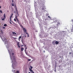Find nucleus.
I'll list each match as a JSON object with an SVG mask.
<instances>
[{"label":"nucleus","instance_id":"obj_7","mask_svg":"<svg viewBox=\"0 0 73 73\" xmlns=\"http://www.w3.org/2000/svg\"><path fill=\"white\" fill-rule=\"evenodd\" d=\"M59 42L57 41H56L55 43L56 44H58Z\"/></svg>","mask_w":73,"mask_h":73},{"label":"nucleus","instance_id":"obj_5","mask_svg":"<svg viewBox=\"0 0 73 73\" xmlns=\"http://www.w3.org/2000/svg\"><path fill=\"white\" fill-rule=\"evenodd\" d=\"M29 69L30 72H31L32 73H35L34 72H33V70H32V69H31L30 68H29Z\"/></svg>","mask_w":73,"mask_h":73},{"label":"nucleus","instance_id":"obj_22","mask_svg":"<svg viewBox=\"0 0 73 73\" xmlns=\"http://www.w3.org/2000/svg\"><path fill=\"white\" fill-rule=\"evenodd\" d=\"M15 18L16 19H17V16H16Z\"/></svg>","mask_w":73,"mask_h":73},{"label":"nucleus","instance_id":"obj_43","mask_svg":"<svg viewBox=\"0 0 73 73\" xmlns=\"http://www.w3.org/2000/svg\"><path fill=\"white\" fill-rule=\"evenodd\" d=\"M21 41H22V42H23V40H21Z\"/></svg>","mask_w":73,"mask_h":73},{"label":"nucleus","instance_id":"obj_31","mask_svg":"<svg viewBox=\"0 0 73 73\" xmlns=\"http://www.w3.org/2000/svg\"><path fill=\"white\" fill-rule=\"evenodd\" d=\"M25 49H27V47H25Z\"/></svg>","mask_w":73,"mask_h":73},{"label":"nucleus","instance_id":"obj_21","mask_svg":"<svg viewBox=\"0 0 73 73\" xmlns=\"http://www.w3.org/2000/svg\"><path fill=\"white\" fill-rule=\"evenodd\" d=\"M21 38V36H20L19 37V39H20V38Z\"/></svg>","mask_w":73,"mask_h":73},{"label":"nucleus","instance_id":"obj_14","mask_svg":"<svg viewBox=\"0 0 73 73\" xmlns=\"http://www.w3.org/2000/svg\"><path fill=\"white\" fill-rule=\"evenodd\" d=\"M16 11H17V14H18V16H19V13H18V12L17 11V8H16Z\"/></svg>","mask_w":73,"mask_h":73},{"label":"nucleus","instance_id":"obj_45","mask_svg":"<svg viewBox=\"0 0 73 73\" xmlns=\"http://www.w3.org/2000/svg\"><path fill=\"white\" fill-rule=\"evenodd\" d=\"M0 36V37H1V36Z\"/></svg>","mask_w":73,"mask_h":73},{"label":"nucleus","instance_id":"obj_4","mask_svg":"<svg viewBox=\"0 0 73 73\" xmlns=\"http://www.w3.org/2000/svg\"><path fill=\"white\" fill-rule=\"evenodd\" d=\"M4 41H5V44H7V43H8V41H7V40L6 38H5L4 39Z\"/></svg>","mask_w":73,"mask_h":73},{"label":"nucleus","instance_id":"obj_40","mask_svg":"<svg viewBox=\"0 0 73 73\" xmlns=\"http://www.w3.org/2000/svg\"><path fill=\"white\" fill-rule=\"evenodd\" d=\"M14 12L15 13H16V12L14 11Z\"/></svg>","mask_w":73,"mask_h":73},{"label":"nucleus","instance_id":"obj_12","mask_svg":"<svg viewBox=\"0 0 73 73\" xmlns=\"http://www.w3.org/2000/svg\"><path fill=\"white\" fill-rule=\"evenodd\" d=\"M60 22H58L57 24V25H60Z\"/></svg>","mask_w":73,"mask_h":73},{"label":"nucleus","instance_id":"obj_17","mask_svg":"<svg viewBox=\"0 0 73 73\" xmlns=\"http://www.w3.org/2000/svg\"><path fill=\"white\" fill-rule=\"evenodd\" d=\"M30 68H31V69H32V68H33V67L31 66H30Z\"/></svg>","mask_w":73,"mask_h":73},{"label":"nucleus","instance_id":"obj_44","mask_svg":"<svg viewBox=\"0 0 73 73\" xmlns=\"http://www.w3.org/2000/svg\"><path fill=\"white\" fill-rule=\"evenodd\" d=\"M18 46H19V44H18Z\"/></svg>","mask_w":73,"mask_h":73},{"label":"nucleus","instance_id":"obj_25","mask_svg":"<svg viewBox=\"0 0 73 73\" xmlns=\"http://www.w3.org/2000/svg\"><path fill=\"white\" fill-rule=\"evenodd\" d=\"M31 59H28V61H31Z\"/></svg>","mask_w":73,"mask_h":73},{"label":"nucleus","instance_id":"obj_1","mask_svg":"<svg viewBox=\"0 0 73 73\" xmlns=\"http://www.w3.org/2000/svg\"><path fill=\"white\" fill-rule=\"evenodd\" d=\"M16 33L15 32V31H12L11 33L10 34L11 36H13V35H16Z\"/></svg>","mask_w":73,"mask_h":73},{"label":"nucleus","instance_id":"obj_35","mask_svg":"<svg viewBox=\"0 0 73 73\" xmlns=\"http://www.w3.org/2000/svg\"><path fill=\"white\" fill-rule=\"evenodd\" d=\"M12 54L13 55H14V53H12Z\"/></svg>","mask_w":73,"mask_h":73},{"label":"nucleus","instance_id":"obj_10","mask_svg":"<svg viewBox=\"0 0 73 73\" xmlns=\"http://www.w3.org/2000/svg\"><path fill=\"white\" fill-rule=\"evenodd\" d=\"M44 8H45V6H44L43 7V8H42V10H43V11H44Z\"/></svg>","mask_w":73,"mask_h":73},{"label":"nucleus","instance_id":"obj_11","mask_svg":"<svg viewBox=\"0 0 73 73\" xmlns=\"http://www.w3.org/2000/svg\"><path fill=\"white\" fill-rule=\"evenodd\" d=\"M12 16H13V13L11 15V16L10 17V21H11V17H12Z\"/></svg>","mask_w":73,"mask_h":73},{"label":"nucleus","instance_id":"obj_52","mask_svg":"<svg viewBox=\"0 0 73 73\" xmlns=\"http://www.w3.org/2000/svg\"><path fill=\"white\" fill-rule=\"evenodd\" d=\"M15 5V7H16V5Z\"/></svg>","mask_w":73,"mask_h":73},{"label":"nucleus","instance_id":"obj_9","mask_svg":"<svg viewBox=\"0 0 73 73\" xmlns=\"http://www.w3.org/2000/svg\"><path fill=\"white\" fill-rule=\"evenodd\" d=\"M55 66H57V62H56V61L55 62Z\"/></svg>","mask_w":73,"mask_h":73},{"label":"nucleus","instance_id":"obj_48","mask_svg":"<svg viewBox=\"0 0 73 73\" xmlns=\"http://www.w3.org/2000/svg\"><path fill=\"white\" fill-rule=\"evenodd\" d=\"M44 52H45V51H44Z\"/></svg>","mask_w":73,"mask_h":73},{"label":"nucleus","instance_id":"obj_2","mask_svg":"<svg viewBox=\"0 0 73 73\" xmlns=\"http://www.w3.org/2000/svg\"><path fill=\"white\" fill-rule=\"evenodd\" d=\"M23 29H24V31L25 33H26V34H27V35L28 37H29V34H28V33H27V30H26V29H25V28H23Z\"/></svg>","mask_w":73,"mask_h":73},{"label":"nucleus","instance_id":"obj_42","mask_svg":"<svg viewBox=\"0 0 73 73\" xmlns=\"http://www.w3.org/2000/svg\"><path fill=\"white\" fill-rule=\"evenodd\" d=\"M10 24H12V23H11V22H10Z\"/></svg>","mask_w":73,"mask_h":73},{"label":"nucleus","instance_id":"obj_28","mask_svg":"<svg viewBox=\"0 0 73 73\" xmlns=\"http://www.w3.org/2000/svg\"><path fill=\"white\" fill-rule=\"evenodd\" d=\"M24 46H25V47H26V46H26V45H24Z\"/></svg>","mask_w":73,"mask_h":73},{"label":"nucleus","instance_id":"obj_33","mask_svg":"<svg viewBox=\"0 0 73 73\" xmlns=\"http://www.w3.org/2000/svg\"><path fill=\"white\" fill-rule=\"evenodd\" d=\"M48 17H49V18H50V17H49V16H48Z\"/></svg>","mask_w":73,"mask_h":73},{"label":"nucleus","instance_id":"obj_19","mask_svg":"<svg viewBox=\"0 0 73 73\" xmlns=\"http://www.w3.org/2000/svg\"><path fill=\"white\" fill-rule=\"evenodd\" d=\"M71 22H72V23L73 24V19H72L71 20Z\"/></svg>","mask_w":73,"mask_h":73},{"label":"nucleus","instance_id":"obj_24","mask_svg":"<svg viewBox=\"0 0 73 73\" xmlns=\"http://www.w3.org/2000/svg\"><path fill=\"white\" fill-rule=\"evenodd\" d=\"M17 22L18 23H19V24H20L19 23H20V21H17Z\"/></svg>","mask_w":73,"mask_h":73},{"label":"nucleus","instance_id":"obj_26","mask_svg":"<svg viewBox=\"0 0 73 73\" xmlns=\"http://www.w3.org/2000/svg\"><path fill=\"white\" fill-rule=\"evenodd\" d=\"M21 27H22V28H24V27H23V26L22 25H21Z\"/></svg>","mask_w":73,"mask_h":73},{"label":"nucleus","instance_id":"obj_8","mask_svg":"<svg viewBox=\"0 0 73 73\" xmlns=\"http://www.w3.org/2000/svg\"><path fill=\"white\" fill-rule=\"evenodd\" d=\"M24 49V47L21 48V51H23Z\"/></svg>","mask_w":73,"mask_h":73},{"label":"nucleus","instance_id":"obj_32","mask_svg":"<svg viewBox=\"0 0 73 73\" xmlns=\"http://www.w3.org/2000/svg\"><path fill=\"white\" fill-rule=\"evenodd\" d=\"M18 47L19 48H20V46H19Z\"/></svg>","mask_w":73,"mask_h":73},{"label":"nucleus","instance_id":"obj_46","mask_svg":"<svg viewBox=\"0 0 73 73\" xmlns=\"http://www.w3.org/2000/svg\"><path fill=\"white\" fill-rule=\"evenodd\" d=\"M0 8H1V6H0Z\"/></svg>","mask_w":73,"mask_h":73},{"label":"nucleus","instance_id":"obj_30","mask_svg":"<svg viewBox=\"0 0 73 73\" xmlns=\"http://www.w3.org/2000/svg\"><path fill=\"white\" fill-rule=\"evenodd\" d=\"M19 41H20V39L19 38Z\"/></svg>","mask_w":73,"mask_h":73},{"label":"nucleus","instance_id":"obj_23","mask_svg":"<svg viewBox=\"0 0 73 73\" xmlns=\"http://www.w3.org/2000/svg\"><path fill=\"white\" fill-rule=\"evenodd\" d=\"M14 21H15L16 22V19H14Z\"/></svg>","mask_w":73,"mask_h":73},{"label":"nucleus","instance_id":"obj_15","mask_svg":"<svg viewBox=\"0 0 73 73\" xmlns=\"http://www.w3.org/2000/svg\"><path fill=\"white\" fill-rule=\"evenodd\" d=\"M4 27H6V26H7V25L6 24H5L4 25Z\"/></svg>","mask_w":73,"mask_h":73},{"label":"nucleus","instance_id":"obj_49","mask_svg":"<svg viewBox=\"0 0 73 73\" xmlns=\"http://www.w3.org/2000/svg\"><path fill=\"white\" fill-rule=\"evenodd\" d=\"M53 42H52V43H53Z\"/></svg>","mask_w":73,"mask_h":73},{"label":"nucleus","instance_id":"obj_18","mask_svg":"<svg viewBox=\"0 0 73 73\" xmlns=\"http://www.w3.org/2000/svg\"><path fill=\"white\" fill-rule=\"evenodd\" d=\"M0 13H3V12L1 10H0Z\"/></svg>","mask_w":73,"mask_h":73},{"label":"nucleus","instance_id":"obj_50","mask_svg":"<svg viewBox=\"0 0 73 73\" xmlns=\"http://www.w3.org/2000/svg\"><path fill=\"white\" fill-rule=\"evenodd\" d=\"M25 36V37H26V36Z\"/></svg>","mask_w":73,"mask_h":73},{"label":"nucleus","instance_id":"obj_29","mask_svg":"<svg viewBox=\"0 0 73 73\" xmlns=\"http://www.w3.org/2000/svg\"><path fill=\"white\" fill-rule=\"evenodd\" d=\"M16 20H17V21L19 20H18V19H16Z\"/></svg>","mask_w":73,"mask_h":73},{"label":"nucleus","instance_id":"obj_41","mask_svg":"<svg viewBox=\"0 0 73 73\" xmlns=\"http://www.w3.org/2000/svg\"><path fill=\"white\" fill-rule=\"evenodd\" d=\"M69 54H71V52H70Z\"/></svg>","mask_w":73,"mask_h":73},{"label":"nucleus","instance_id":"obj_36","mask_svg":"<svg viewBox=\"0 0 73 73\" xmlns=\"http://www.w3.org/2000/svg\"><path fill=\"white\" fill-rule=\"evenodd\" d=\"M12 2H13V0H12Z\"/></svg>","mask_w":73,"mask_h":73},{"label":"nucleus","instance_id":"obj_38","mask_svg":"<svg viewBox=\"0 0 73 73\" xmlns=\"http://www.w3.org/2000/svg\"><path fill=\"white\" fill-rule=\"evenodd\" d=\"M24 46L23 45H21V46Z\"/></svg>","mask_w":73,"mask_h":73},{"label":"nucleus","instance_id":"obj_39","mask_svg":"<svg viewBox=\"0 0 73 73\" xmlns=\"http://www.w3.org/2000/svg\"><path fill=\"white\" fill-rule=\"evenodd\" d=\"M17 45H19V43H18Z\"/></svg>","mask_w":73,"mask_h":73},{"label":"nucleus","instance_id":"obj_16","mask_svg":"<svg viewBox=\"0 0 73 73\" xmlns=\"http://www.w3.org/2000/svg\"><path fill=\"white\" fill-rule=\"evenodd\" d=\"M16 73H20V72H19V71H17Z\"/></svg>","mask_w":73,"mask_h":73},{"label":"nucleus","instance_id":"obj_34","mask_svg":"<svg viewBox=\"0 0 73 73\" xmlns=\"http://www.w3.org/2000/svg\"><path fill=\"white\" fill-rule=\"evenodd\" d=\"M24 1H25H25H26V0H24Z\"/></svg>","mask_w":73,"mask_h":73},{"label":"nucleus","instance_id":"obj_53","mask_svg":"<svg viewBox=\"0 0 73 73\" xmlns=\"http://www.w3.org/2000/svg\"><path fill=\"white\" fill-rule=\"evenodd\" d=\"M60 57H61V56H60Z\"/></svg>","mask_w":73,"mask_h":73},{"label":"nucleus","instance_id":"obj_54","mask_svg":"<svg viewBox=\"0 0 73 73\" xmlns=\"http://www.w3.org/2000/svg\"><path fill=\"white\" fill-rule=\"evenodd\" d=\"M14 60H15V59H14Z\"/></svg>","mask_w":73,"mask_h":73},{"label":"nucleus","instance_id":"obj_20","mask_svg":"<svg viewBox=\"0 0 73 73\" xmlns=\"http://www.w3.org/2000/svg\"><path fill=\"white\" fill-rule=\"evenodd\" d=\"M25 52H27V49L25 48Z\"/></svg>","mask_w":73,"mask_h":73},{"label":"nucleus","instance_id":"obj_13","mask_svg":"<svg viewBox=\"0 0 73 73\" xmlns=\"http://www.w3.org/2000/svg\"><path fill=\"white\" fill-rule=\"evenodd\" d=\"M12 5L13 7H14V6H15V5L14 4V3H12Z\"/></svg>","mask_w":73,"mask_h":73},{"label":"nucleus","instance_id":"obj_51","mask_svg":"<svg viewBox=\"0 0 73 73\" xmlns=\"http://www.w3.org/2000/svg\"><path fill=\"white\" fill-rule=\"evenodd\" d=\"M12 62H13V61H12Z\"/></svg>","mask_w":73,"mask_h":73},{"label":"nucleus","instance_id":"obj_37","mask_svg":"<svg viewBox=\"0 0 73 73\" xmlns=\"http://www.w3.org/2000/svg\"><path fill=\"white\" fill-rule=\"evenodd\" d=\"M13 38H15V39H16V38H14V37H13Z\"/></svg>","mask_w":73,"mask_h":73},{"label":"nucleus","instance_id":"obj_3","mask_svg":"<svg viewBox=\"0 0 73 73\" xmlns=\"http://www.w3.org/2000/svg\"><path fill=\"white\" fill-rule=\"evenodd\" d=\"M3 17H4V18L2 19V20H4L5 19H6V17H5V14H4L3 15Z\"/></svg>","mask_w":73,"mask_h":73},{"label":"nucleus","instance_id":"obj_47","mask_svg":"<svg viewBox=\"0 0 73 73\" xmlns=\"http://www.w3.org/2000/svg\"><path fill=\"white\" fill-rule=\"evenodd\" d=\"M29 73H31L30 72H29Z\"/></svg>","mask_w":73,"mask_h":73},{"label":"nucleus","instance_id":"obj_6","mask_svg":"<svg viewBox=\"0 0 73 73\" xmlns=\"http://www.w3.org/2000/svg\"><path fill=\"white\" fill-rule=\"evenodd\" d=\"M0 33H1L2 35H3V32L2 30H0Z\"/></svg>","mask_w":73,"mask_h":73},{"label":"nucleus","instance_id":"obj_27","mask_svg":"<svg viewBox=\"0 0 73 73\" xmlns=\"http://www.w3.org/2000/svg\"><path fill=\"white\" fill-rule=\"evenodd\" d=\"M3 29H5V27H3Z\"/></svg>","mask_w":73,"mask_h":73}]
</instances>
